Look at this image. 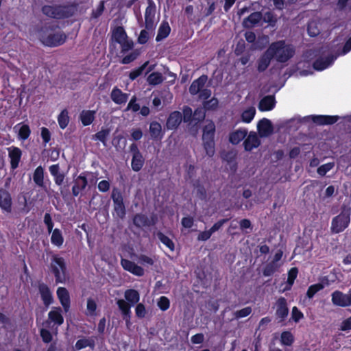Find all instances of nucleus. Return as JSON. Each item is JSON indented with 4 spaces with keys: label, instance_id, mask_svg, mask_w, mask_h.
<instances>
[{
    "label": "nucleus",
    "instance_id": "obj_1",
    "mask_svg": "<svg viewBox=\"0 0 351 351\" xmlns=\"http://www.w3.org/2000/svg\"><path fill=\"white\" fill-rule=\"evenodd\" d=\"M59 28L58 25L46 24L41 27L40 39L42 43L47 47H55L63 45L67 38L63 32H54Z\"/></svg>",
    "mask_w": 351,
    "mask_h": 351
},
{
    "label": "nucleus",
    "instance_id": "obj_2",
    "mask_svg": "<svg viewBox=\"0 0 351 351\" xmlns=\"http://www.w3.org/2000/svg\"><path fill=\"white\" fill-rule=\"evenodd\" d=\"M124 297L125 300L119 299L117 301V304L121 312L122 318L125 321L127 328H129L132 324L131 306L139 302L140 295L137 290L129 289L125 290Z\"/></svg>",
    "mask_w": 351,
    "mask_h": 351
},
{
    "label": "nucleus",
    "instance_id": "obj_3",
    "mask_svg": "<svg viewBox=\"0 0 351 351\" xmlns=\"http://www.w3.org/2000/svg\"><path fill=\"white\" fill-rule=\"evenodd\" d=\"M77 9L75 3L45 5L42 12L48 17L55 19H65L73 16Z\"/></svg>",
    "mask_w": 351,
    "mask_h": 351
},
{
    "label": "nucleus",
    "instance_id": "obj_4",
    "mask_svg": "<svg viewBox=\"0 0 351 351\" xmlns=\"http://www.w3.org/2000/svg\"><path fill=\"white\" fill-rule=\"evenodd\" d=\"M351 208L343 204L340 213L332 218L330 230L332 233L339 234L344 231L350 223Z\"/></svg>",
    "mask_w": 351,
    "mask_h": 351
},
{
    "label": "nucleus",
    "instance_id": "obj_5",
    "mask_svg": "<svg viewBox=\"0 0 351 351\" xmlns=\"http://www.w3.org/2000/svg\"><path fill=\"white\" fill-rule=\"evenodd\" d=\"M268 48H273L270 53L281 63L287 62L295 53L294 49L291 45H286L285 40L274 42Z\"/></svg>",
    "mask_w": 351,
    "mask_h": 351
},
{
    "label": "nucleus",
    "instance_id": "obj_6",
    "mask_svg": "<svg viewBox=\"0 0 351 351\" xmlns=\"http://www.w3.org/2000/svg\"><path fill=\"white\" fill-rule=\"evenodd\" d=\"M215 125L210 121L202 129V145L208 157H213L215 153Z\"/></svg>",
    "mask_w": 351,
    "mask_h": 351
},
{
    "label": "nucleus",
    "instance_id": "obj_7",
    "mask_svg": "<svg viewBox=\"0 0 351 351\" xmlns=\"http://www.w3.org/2000/svg\"><path fill=\"white\" fill-rule=\"evenodd\" d=\"M49 269L54 276L56 284L66 282L67 267L63 257L53 254L51 258Z\"/></svg>",
    "mask_w": 351,
    "mask_h": 351
},
{
    "label": "nucleus",
    "instance_id": "obj_8",
    "mask_svg": "<svg viewBox=\"0 0 351 351\" xmlns=\"http://www.w3.org/2000/svg\"><path fill=\"white\" fill-rule=\"evenodd\" d=\"M111 198L114 207L113 215L117 218L123 219L126 215V210L121 192L118 189L114 188L112 191Z\"/></svg>",
    "mask_w": 351,
    "mask_h": 351
},
{
    "label": "nucleus",
    "instance_id": "obj_9",
    "mask_svg": "<svg viewBox=\"0 0 351 351\" xmlns=\"http://www.w3.org/2000/svg\"><path fill=\"white\" fill-rule=\"evenodd\" d=\"M130 152L132 155L131 161L132 169L135 171H139L145 164V158L140 152L136 143H132L130 146Z\"/></svg>",
    "mask_w": 351,
    "mask_h": 351
},
{
    "label": "nucleus",
    "instance_id": "obj_10",
    "mask_svg": "<svg viewBox=\"0 0 351 351\" xmlns=\"http://www.w3.org/2000/svg\"><path fill=\"white\" fill-rule=\"evenodd\" d=\"M157 218L153 215L149 217L143 213H136L132 218V222L137 228H143L144 227H150L156 223Z\"/></svg>",
    "mask_w": 351,
    "mask_h": 351
},
{
    "label": "nucleus",
    "instance_id": "obj_11",
    "mask_svg": "<svg viewBox=\"0 0 351 351\" xmlns=\"http://www.w3.org/2000/svg\"><path fill=\"white\" fill-rule=\"evenodd\" d=\"M276 317L278 323L284 322L289 315V309L288 307L287 300L285 298L280 297L276 302Z\"/></svg>",
    "mask_w": 351,
    "mask_h": 351
},
{
    "label": "nucleus",
    "instance_id": "obj_12",
    "mask_svg": "<svg viewBox=\"0 0 351 351\" xmlns=\"http://www.w3.org/2000/svg\"><path fill=\"white\" fill-rule=\"evenodd\" d=\"M156 14V5L152 0H148V6L145 12V28L148 31H152L154 27V18Z\"/></svg>",
    "mask_w": 351,
    "mask_h": 351
},
{
    "label": "nucleus",
    "instance_id": "obj_13",
    "mask_svg": "<svg viewBox=\"0 0 351 351\" xmlns=\"http://www.w3.org/2000/svg\"><path fill=\"white\" fill-rule=\"evenodd\" d=\"M331 296L332 302L335 306L341 307L351 306V293L346 294L337 290L332 293Z\"/></svg>",
    "mask_w": 351,
    "mask_h": 351
},
{
    "label": "nucleus",
    "instance_id": "obj_14",
    "mask_svg": "<svg viewBox=\"0 0 351 351\" xmlns=\"http://www.w3.org/2000/svg\"><path fill=\"white\" fill-rule=\"evenodd\" d=\"M0 208L5 213H10L12 208L11 194L3 188H0Z\"/></svg>",
    "mask_w": 351,
    "mask_h": 351
},
{
    "label": "nucleus",
    "instance_id": "obj_15",
    "mask_svg": "<svg viewBox=\"0 0 351 351\" xmlns=\"http://www.w3.org/2000/svg\"><path fill=\"white\" fill-rule=\"evenodd\" d=\"M46 323H53V326L56 325L57 328L64 323L62 310L60 306L52 308L48 313V319L46 321Z\"/></svg>",
    "mask_w": 351,
    "mask_h": 351
},
{
    "label": "nucleus",
    "instance_id": "obj_16",
    "mask_svg": "<svg viewBox=\"0 0 351 351\" xmlns=\"http://www.w3.org/2000/svg\"><path fill=\"white\" fill-rule=\"evenodd\" d=\"M337 58V56L329 55L326 58L319 57L313 63V67L316 71H323L330 66Z\"/></svg>",
    "mask_w": 351,
    "mask_h": 351
},
{
    "label": "nucleus",
    "instance_id": "obj_17",
    "mask_svg": "<svg viewBox=\"0 0 351 351\" xmlns=\"http://www.w3.org/2000/svg\"><path fill=\"white\" fill-rule=\"evenodd\" d=\"M273 48H268L257 60V71L260 73L264 72L269 66L271 60L274 58L270 52Z\"/></svg>",
    "mask_w": 351,
    "mask_h": 351
},
{
    "label": "nucleus",
    "instance_id": "obj_18",
    "mask_svg": "<svg viewBox=\"0 0 351 351\" xmlns=\"http://www.w3.org/2000/svg\"><path fill=\"white\" fill-rule=\"evenodd\" d=\"M56 294L64 311L68 313L71 307V298L68 290L65 287H58Z\"/></svg>",
    "mask_w": 351,
    "mask_h": 351
},
{
    "label": "nucleus",
    "instance_id": "obj_19",
    "mask_svg": "<svg viewBox=\"0 0 351 351\" xmlns=\"http://www.w3.org/2000/svg\"><path fill=\"white\" fill-rule=\"evenodd\" d=\"M182 121V114L178 110L171 112L167 117L166 128L169 130H175L180 125Z\"/></svg>",
    "mask_w": 351,
    "mask_h": 351
},
{
    "label": "nucleus",
    "instance_id": "obj_20",
    "mask_svg": "<svg viewBox=\"0 0 351 351\" xmlns=\"http://www.w3.org/2000/svg\"><path fill=\"white\" fill-rule=\"evenodd\" d=\"M121 265L125 271H128L136 276L141 277L144 275L145 272L143 268L138 266L132 261L122 258L121 261Z\"/></svg>",
    "mask_w": 351,
    "mask_h": 351
},
{
    "label": "nucleus",
    "instance_id": "obj_21",
    "mask_svg": "<svg viewBox=\"0 0 351 351\" xmlns=\"http://www.w3.org/2000/svg\"><path fill=\"white\" fill-rule=\"evenodd\" d=\"M38 292L41 300L46 307H48L53 302L52 292L47 285L42 282L38 286Z\"/></svg>",
    "mask_w": 351,
    "mask_h": 351
},
{
    "label": "nucleus",
    "instance_id": "obj_22",
    "mask_svg": "<svg viewBox=\"0 0 351 351\" xmlns=\"http://www.w3.org/2000/svg\"><path fill=\"white\" fill-rule=\"evenodd\" d=\"M257 130L261 137L269 136L274 132L272 123L267 118H263L258 121Z\"/></svg>",
    "mask_w": 351,
    "mask_h": 351
},
{
    "label": "nucleus",
    "instance_id": "obj_23",
    "mask_svg": "<svg viewBox=\"0 0 351 351\" xmlns=\"http://www.w3.org/2000/svg\"><path fill=\"white\" fill-rule=\"evenodd\" d=\"M88 185V180L86 173H80L77 178L74 180V184L72 186V195L74 197H77L80 193L84 190Z\"/></svg>",
    "mask_w": 351,
    "mask_h": 351
},
{
    "label": "nucleus",
    "instance_id": "obj_24",
    "mask_svg": "<svg viewBox=\"0 0 351 351\" xmlns=\"http://www.w3.org/2000/svg\"><path fill=\"white\" fill-rule=\"evenodd\" d=\"M337 115H312L311 120L317 125H332L339 120Z\"/></svg>",
    "mask_w": 351,
    "mask_h": 351
},
{
    "label": "nucleus",
    "instance_id": "obj_25",
    "mask_svg": "<svg viewBox=\"0 0 351 351\" xmlns=\"http://www.w3.org/2000/svg\"><path fill=\"white\" fill-rule=\"evenodd\" d=\"M112 101L117 105L125 104L129 98V94L123 93L117 86H114L110 93Z\"/></svg>",
    "mask_w": 351,
    "mask_h": 351
},
{
    "label": "nucleus",
    "instance_id": "obj_26",
    "mask_svg": "<svg viewBox=\"0 0 351 351\" xmlns=\"http://www.w3.org/2000/svg\"><path fill=\"white\" fill-rule=\"evenodd\" d=\"M21 156L22 152L19 147L12 146L8 148V156L10 159L12 169H16L19 167Z\"/></svg>",
    "mask_w": 351,
    "mask_h": 351
},
{
    "label": "nucleus",
    "instance_id": "obj_27",
    "mask_svg": "<svg viewBox=\"0 0 351 351\" xmlns=\"http://www.w3.org/2000/svg\"><path fill=\"white\" fill-rule=\"evenodd\" d=\"M207 80L208 76L206 75H202L195 80L189 86V91L190 94L192 95L198 94L204 88Z\"/></svg>",
    "mask_w": 351,
    "mask_h": 351
},
{
    "label": "nucleus",
    "instance_id": "obj_28",
    "mask_svg": "<svg viewBox=\"0 0 351 351\" xmlns=\"http://www.w3.org/2000/svg\"><path fill=\"white\" fill-rule=\"evenodd\" d=\"M260 144L261 141L257 134L254 132H251L243 142L244 149L247 152H250L253 149L257 148Z\"/></svg>",
    "mask_w": 351,
    "mask_h": 351
},
{
    "label": "nucleus",
    "instance_id": "obj_29",
    "mask_svg": "<svg viewBox=\"0 0 351 351\" xmlns=\"http://www.w3.org/2000/svg\"><path fill=\"white\" fill-rule=\"evenodd\" d=\"M274 95H267L263 97L258 104V109L261 112L270 111L276 106Z\"/></svg>",
    "mask_w": 351,
    "mask_h": 351
},
{
    "label": "nucleus",
    "instance_id": "obj_30",
    "mask_svg": "<svg viewBox=\"0 0 351 351\" xmlns=\"http://www.w3.org/2000/svg\"><path fill=\"white\" fill-rule=\"evenodd\" d=\"M263 19L261 12H254L243 21V25L245 28H252L258 25Z\"/></svg>",
    "mask_w": 351,
    "mask_h": 351
},
{
    "label": "nucleus",
    "instance_id": "obj_31",
    "mask_svg": "<svg viewBox=\"0 0 351 351\" xmlns=\"http://www.w3.org/2000/svg\"><path fill=\"white\" fill-rule=\"evenodd\" d=\"M49 170L51 175L53 177L55 184L59 186H62L65 179V174L60 171L59 164L51 165Z\"/></svg>",
    "mask_w": 351,
    "mask_h": 351
},
{
    "label": "nucleus",
    "instance_id": "obj_32",
    "mask_svg": "<svg viewBox=\"0 0 351 351\" xmlns=\"http://www.w3.org/2000/svg\"><path fill=\"white\" fill-rule=\"evenodd\" d=\"M247 134V130L240 128L230 133L229 141L233 145H237L246 137Z\"/></svg>",
    "mask_w": 351,
    "mask_h": 351
},
{
    "label": "nucleus",
    "instance_id": "obj_33",
    "mask_svg": "<svg viewBox=\"0 0 351 351\" xmlns=\"http://www.w3.org/2000/svg\"><path fill=\"white\" fill-rule=\"evenodd\" d=\"M96 112L90 110H83L80 114V120L83 126L92 124L95 119Z\"/></svg>",
    "mask_w": 351,
    "mask_h": 351
},
{
    "label": "nucleus",
    "instance_id": "obj_34",
    "mask_svg": "<svg viewBox=\"0 0 351 351\" xmlns=\"http://www.w3.org/2000/svg\"><path fill=\"white\" fill-rule=\"evenodd\" d=\"M149 133L154 140H158L162 138V126L158 121H154L149 125Z\"/></svg>",
    "mask_w": 351,
    "mask_h": 351
},
{
    "label": "nucleus",
    "instance_id": "obj_35",
    "mask_svg": "<svg viewBox=\"0 0 351 351\" xmlns=\"http://www.w3.org/2000/svg\"><path fill=\"white\" fill-rule=\"evenodd\" d=\"M171 32V27L167 21H162L160 25V27L158 30V34L156 37V40L157 42L161 41L162 40L166 38Z\"/></svg>",
    "mask_w": 351,
    "mask_h": 351
},
{
    "label": "nucleus",
    "instance_id": "obj_36",
    "mask_svg": "<svg viewBox=\"0 0 351 351\" xmlns=\"http://www.w3.org/2000/svg\"><path fill=\"white\" fill-rule=\"evenodd\" d=\"M33 180L37 186L44 187V169L42 166L40 165L35 169L33 173Z\"/></svg>",
    "mask_w": 351,
    "mask_h": 351
},
{
    "label": "nucleus",
    "instance_id": "obj_37",
    "mask_svg": "<svg viewBox=\"0 0 351 351\" xmlns=\"http://www.w3.org/2000/svg\"><path fill=\"white\" fill-rule=\"evenodd\" d=\"M280 341L283 346H291L295 341V337L291 332L283 331L280 334Z\"/></svg>",
    "mask_w": 351,
    "mask_h": 351
},
{
    "label": "nucleus",
    "instance_id": "obj_38",
    "mask_svg": "<svg viewBox=\"0 0 351 351\" xmlns=\"http://www.w3.org/2000/svg\"><path fill=\"white\" fill-rule=\"evenodd\" d=\"M112 38L117 43H121V41L128 38L127 34L122 26H118L112 32Z\"/></svg>",
    "mask_w": 351,
    "mask_h": 351
},
{
    "label": "nucleus",
    "instance_id": "obj_39",
    "mask_svg": "<svg viewBox=\"0 0 351 351\" xmlns=\"http://www.w3.org/2000/svg\"><path fill=\"white\" fill-rule=\"evenodd\" d=\"M51 241L53 245L58 247H60L63 244L64 238L60 229L55 228L52 231Z\"/></svg>",
    "mask_w": 351,
    "mask_h": 351
},
{
    "label": "nucleus",
    "instance_id": "obj_40",
    "mask_svg": "<svg viewBox=\"0 0 351 351\" xmlns=\"http://www.w3.org/2000/svg\"><path fill=\"white\" fill-rule=\"evenodd\" d=\"M156 236L157 238L162 244H164L167 247H168L171 252L174 251L175 244L169 237H167L160 231L157 232Z\"/></svg>",
    "mask_w": 351,
    "mask_h": 351
},
{
    "label": "nucleus",
    "instance_id": "obj_41",
    "mask_svg": "<svg viewBox=\"0 0 351 351\" xmlns=\"http://www.w3.org/2000/svg\"><path fill=\"white\" fill-rule=\"evenodd\" d=\"M147 81L149 85L156 86L164 81V77L161 73L153 72L148 75Z\"/></svg>",
    "mask_w": 351,
    "mask_h": 351
},
{
    "label": "nucleus",
    "instance_id": "obj_42",
    "mask_svg": "<svg viewBox=\"0 0 351 351\" xmlns=\"http://www.w3.org/2000/svg\"><path fill=\"white\" fill-rule=\"evenodd\" d=\"M58 122L61 129H64L67 127L69 123V117L66 109H64L58 117Z\"/></svg>",
    "mask_w": 351,
    "mask_h": 351
},
{
    "label": "nucleus",
    "instance_id": "obj_43",
    "mask_svg": "<svg viewBox=\"0 0 351 351\" xmlns=\"http://www.w3.org/2000/svg\"><path fill=\"white\" fill-rule=\"evenodd\" d=\"M298 269L297 267H292L288 272L287 285L285 290H289L297 278Z\"/></svg>",
    "mask_w": 351,
    "mask_h": 351
},
{
    "label": "nucleus",
    "instance_id": "obj_44",
    "mask_svg": "<svg viewBox=\"0 0 351 351\" xmlns=\"http://www.w3.org/2000/svg\"><path fill=\"white\" fill-rule=\"evenodd\" d=\"M256 114V110L254 108L251 107L244 110L241 114V119L244 123H249L254 119Z\"/></svg>",
    "mask_w": 351,
    "mask_h": 351
},
{
    "label": "nucleus",
    "instance_id": "obj_45",
    "mask_svg": "<svg viewBox=\"0 0 351 351\" xmlns=\"http://www.w3.org/2000/svg\"><path fill=\"white\" fill-rule=\"evenodd\" d=\"M110 134L109 129H101L100 131L97 132L94 136L93 139L99 141L104 145L106 143L107 138Z\"/></svg>",
    "mask_w": 351,
    "mask_h": 351
},
{
    "label": "nucleus",
    "instance_id": "obj_46",
    "mask_svg": "<svg viewBox=\"0 0 351 351\" xmlns=\"http://www.w3.org/2000/svg\"><path fill=\"white\" fill-rule=\"evenodd\" d=\"M147 64H148V62L147 61L144 64H143L141 66L131 71L129 74L130 79L131 80H134L138 77H139L141 75H142L143 72L147 67Z\"/></svg>",
    "mask_w": 351,
    "mask_h": 351
},
{
    "label": "nucleus",
    "instance_id": "obj_47",
    "mask_svg": "<svg viewBox=\"0 0 351 351\" xmlns=\"http://www.w3.org/2000/svg\"><path fill=\"white\" fill-rule=\"evenodd\" d=\"M31 134V130L28 125L23 124L19 130V138L22 141L27 140Z\"/></svg>",
    "mask_w": 351,
    "mask_h": 351
},
{
    "label": "nucleus",
    "instance_id": "obj_48",
    "mask_svg": "<svg viewBox=\"0 0 351 351\" xmlns=\"http://www.w3.org/2000/svg\"><path fill=\"white\" fill-rule=\"evenodd\" d=\"M323 289V285L321 284H313L308 287L306 291V297L311 299L319 291Z\"/></svg>",
    "mask_w": 351,
    "mask_h": 351
},
{
    "label": "nucleus",
    "instance_id": "obj_49",
    "mask_svg": "<svg viewBox=\"0 0 351 351\" xmlns=\"http://www.w3.org/2000/svg\"><path fill=\"white\" fill-rule=\"evenodd\" d=\"M252 309L250 306L245 307L241 310L234 312V317L236 319L247 317L252 313Z\"/></svg>",
    "mask_w": 351,
    "mask_h": 351
},
{
    "label": "nucleus",
    "instance_id": "obj_50",
    "mask_svg": "<svg viewBox=\"0 0 351 351\" xmlns=\"http://www.w3.org/2000/svg\"><path fill=\"white\" fill-rule=\"evenodd\" d=\"M278 269V266L276 264H274V263H269L265 265V267L263 269V274L264 276H271L273 275Z\"/></svg>",
    "mask_w": 351,
    "mask_h": 351
},
{
    "label": "nucleus",
    "instance_id": "obj_51",
    "mask_svg": "<svg viewBox=\"0 0 351 351\" xmlns=\"http://www.w3.org/2000/svg\"><path fill=\"white\" fill-rule=\"evenodd\" d=\"M182 120L185 123H191L193 120V111L191 108L184 106L182 110Z\"/></svg>",
    "mask_w": 351,
    "mask_h": 351
},
{
    "label": "nucleus",
    "instance_id": "obj_52",
    "mask_svg": "<svg viewBox=\"0 0 351 351\" xmlns=\"http://www.w3.org/2000/svg\"><path fill=\"white\" fill-rule=\"evenodd\" d=\"M262 20H263L265 23H269L271 26H274L277 22L276 16L271 11L265 12V14L263 15Z\"/></svg>",
    "mask_w": 351,
    "mask_h": 351
},
{
    "label": "nucleus",
    "instance_id": "obj_53",
    "mask_svg": "<svg viewBox=\"0 0 351 351\" xmlns=\"http://www.w3.org/2000/svg\"><path fill=\"white\" fill-rule=\"evenodd\" d=\"M137 98L135 95L132 96L130 99L125 111L132 110L134 112H136L140 110L139 104L136 103Z\"/></svg>",
    "mask_w": 351,
    "mask_h": 351
},
{
    "label": "nucleus",
    "instance_id": "obj_54",
    "mask_svg": "<svg viewBox=\"0 0 351 351\" xmlns=\"http://www.w3.org/2000/svg\"><path fill=\"white\" fill-rule=\"evenodd\" d=\"M333 167V162H328L319 166L317 169V172L320 176H324Z\"/></svg>",
    "mask_w": 351,
    "mask_h": 351
},
{
    "label": "nucleus",
    "instance_id": "obj_55",
    "mask_svg": "<svg viewBox=\"0 0 351 351\" xmlns=\"http://www.w3.org/2000/svg\"><path fill=\"white\" fill-rule=\"evenodd\" d=\"M40 335L43 341L45 343H50L53 339L52 334L46 328H41L40 330Z\"/></svg>",
    "mask_w": 351,
    "mask_h": 351
},
{
    "label": "nucleus",
    "instance_id": "obj_56",
    "mask_svg": "<svg viewBox=\"0 0 351 351\" xmlns=\"http://www.w3.org/2000/svg\"><path fill=\"white\" fill-rule=\"evenodd\" d=\"M158 306L162 311H165L169 309L170 306V301L168 298L165 296H161L158 299Z\"/></svg>",
    "mask_w": 351,
    "mask_h": 351
},
{
    "label": "nucleus",
    "instance_id": "obj_57",
    "mask_svg": "<svg viewBox=\"0 0 351 351\" xmlns=\"http://www.w3.org/2000/svg\"><path fill=\"white\" fill-rule=\"evenodd\" d=\"M40 136L45 145L49 143L51 141V134L47 128L42 127L40 128Z\"/></svg>",
    "mask_w": 351,
    "mask_h": 351
},
{
    "label": "nucleus",
    "instance_id": "obj_58",
    "mask_svg": "<svg viewBox=\"0 0 351 351\" xmlns=\"http://www.w3.org/2000/svg\"><path fill=\"white\" fill-rule=\"evenodd\" d=\"M97 304L95 300L90 298L87 300V311H88V315H90L91 316L95 315V311L97 309Z\"/></svg>",
    "mask_w": 351,
    "mask_h": 351
},
{
    "label": "nucleus",
    "instance_id": "obj_59",
    "mask_svg": "<svg viewBox=\"0 0 351 351\" xmlns=\"http://www.w3.org/2000/svg\"><path fill=\"white\" fill-rule=\"evenodd\" d=\"M119 44L121 47V52L123 53H125V52L131 50L134 47L133 42L132 40H128V38H125Z\"/></svg>",
    "mask_w": 351,
    "mask_h": 351
},
{
    "label": "nucleus",
    "instance_id": "obj_60",
    "mask_svg": "<svg viewBox=\"0 0 351 351\" xmlns=\"http://www.w3.org/2000/svg\"><path fill=\"white\" fill-rule=\"evenodd\" d=\"M136 315L138 318H143L146 315L145 306L142 303H137L135 308Z\"/></svg>",
    "mask_w": 351,
    "mask_h": 351
},
{
    "label": "nucleus",
    "instance_id": "obj_61",
    "mask_svg": "<svg viewBox=\"0 0 351 351\" xmlns=\"http://www.w3.org/2000/svg\"><path fill=\"white\" fill-rule=\"evenodd\" d=\"M304 315L301 311L298 309L297 306H293L291 311V319L295 322H298L301 319H302Z\"/></svg>",
    "mask_w": 351,
    "mask_h": 351
},
{
    "label": "nucleus",
    "instance_id": "obj_62",
    "mask_svg": "<svg viewBox=\"0 0 351 351\" xmlns=\"http://www.w3.org/2000/svg\"><path fill=\"white\" fill-rule=\"evenodd\" d=\"M44 223L47 228V230L49 233H51L53 231V222L52 221L51 216L49 213H47L44 216Z\"/></svg>",
    "mask_w": 351,
    "mask_h": 351
},
{
    "label": "nucleus",
    "instance_id": "obj_63",
    "mask_svg": "<svg viewBox=\"0 0 351 351\" xmlns=\"http://www.w3.org/2000/svg\"><path fill=\"white\" fill-rule=\"evenodd\" d=\"M88 338L84 337L78 339L75 344V349L76 350H81L88 347Z\"/></svg>",
    "mask_w": 351,
    "mask_h": 351
},
{
    "label": "nucleus",
    "instance_id": "obj_64",
    "mask_svg": "<svg viewBox=\"0 0 351 351\" xmlns=\"http://www.w3.org/2000/svg\"><path fill=\"white\" fill-rule=\"evenodd\" d=\"M339 330L341 331H349L351 330V316L342 321Z\"/></svg>",
    "mask_w": 351,
    "mask_h": 351
}]
</instances>
